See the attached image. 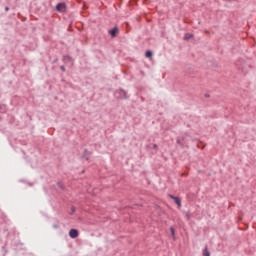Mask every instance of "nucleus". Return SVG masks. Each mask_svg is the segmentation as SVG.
<instances>
[{
    "label": "nucleus",
    "mask_w": 256,
    "mask_h": 256,
    "mask_svg": "<svg viewBox=\"0 0 256 256\" xmlns=\"http://www.w3.org/2000/svg\"><path fill=\"white\" fill-rule=\"evenodd\" d=\"M69 237H71V239H77V237H79V231H77V229H71L69 231Z\"/></svg>",
    "instance_id": "f257e3e1"
},
{
    "label": "nucleus",
    "mask_w": 256,
    "mask_h": 256,
    "mask_svg": "<svg viewBox=\"0 0 256 256\" xmlns=\"http://www.w3.org/2000/svg\"><path fill=\"white\" fill-rule=\"evenodd\" d=\"M65 9H67V5H65V3H59L56 5V10L60 11V13L65 12Z\"/></svg>",
    "instance_id": "f03ea898"
},
{
    "label": "nucleus",
    "mask_w": 256,
    "mask_h": 256,
    "mask_svg": "<svg viewBox=\"0 0 256 256\" xmlns=\"http://www.w3.org/2000/svg\"><path fill=\"white\" fill-rule=\"evenodd\" d=\"M170 199H173L174 203H176V205H178V207H181V199H179V197L173 196V195H169Z\"/></svg>",
    "instance_id": "7ed1b4c3"
},
{
    "label": "nucleus",
    "mask_w": 256,
    "mask_h": 256,
    "mask_svg": "<svg viewBox=\"0 0 256 256\" xmlns=\"http://www.w3.org/2000/svg\"><path fill=\"white\" fill-rule=\"evenodd\" d=\"M117 33H119V29L117 27L109 30V35H111V37H117Z\"/></svg>",
    "instance_id": "20e7f679"
},
{
    "label": "nucleus",
    "mask_w": 256,
    "mask_h": 256,
    "mask_svg": "<svg viewBox=\"0 0 256 256\" xmlns=\"http://www.w3.org/2000/svg\"><path fill=\"white\" fill-rule=\"evenodd\" d=\"M189 39H193V34H191V33H186V34L184 35V40H185V41H189Z\"/></svg>",
    "instance_id": "39448f33"
},
{
    "label": "nucleus",
    "mask_w": 256,
    "mask_h": 256,
    "mask_svg": "<svg viewBox=\"0 0 256 256\" xmlns=\"http://www.w3.org/2000/svg\"><path fill=\"white\" fill-rule=\"evenodd\" d=\"M118 93H119L121 99H125V97H127V93H125V91H123V90L118 91Z\"/></svg>",
    "instance_id": "423d86ee"
},
{
    "label": "nucleus",
    "mask_w": 256,
    "mask_h": 256,
    "mask_svg": "<svg viewBox=\"0 0 256 256\" xmlns=\"http://www.w3.org/2000/svg\"><path fill=\"white\" fill-rule=\"evenodd\" d=\"M145 57L151 59L153 57V52H151V50L146 51Z\"/></svg>",
    "instance_id": "0eeeda50"
},
{
    "label": "nucleus",
    "mask_w": 256,
    "mask_h": 256,
    "mask_svg": "<svg viewBox=\"0 0 256 256\" xmlns=\"http://www.w3.org/2000/svg\"><path fill=\"white\" fill-rule=\"evenodd\" d=\"M203 256H211V253H209L207 247L203 250Z\"/></svg>",
    "instance_id": "6e6552de"
},
{
    "label": "nucleus",
    "mask_w": 256,
    "mask_h": 256,
    "mask_svg": "<svg viewBox=\"0 0 256 256\" xmlns=\"http://www.w3.org/2000/svg\"><path fill=\"white\" fill-rule=\"evenodd\" d=\"M170 233H171V236L173 237V239H175V228L171 227Z\"/></svg>",
    "instance_id": "1a4fd4ad"
},
{
    "label": "nucleus",
    "mask_w": 256,
    "mask_h": 256,
    "mask_svg": "<svg viewBox=\"0 0 256 256\" xmlns=\"http://www.w3.org/2000/svg\"><path fill=\"white\" fill-rule=\"evenodd\" d=\"M186 218L189 220L191 219V216L189 215V213H186Z\"/></svg>",
    "instance_id": "9d476101"
},
{
    "label": "nucleus",
    "mask_w": 256,
    "mask_h": 256,
    "mask_svg": "<svg viewBox=\"0 0 256 256\" xmlns=\"http://www.w3.org/2000/svg\"><path fill=\"white\" fill-rule=\"evenodd\" d=\"M61 71H65V66H60Z\"/></svg>",
    "instance_id": "9b49d317"
},
{
    "label": "nucleus",
    "mask_w": 256,
    "mask_h": 256,
    "mask_svg": "<svg viewBox=\"0 0 256 256\" xmlns=\"http://www.w3.org/2000/svg\"><path fill=\"white\" fill-rule=\"evenodd\" d=\"M69 59V56H64V61Z\"/></svg>",
    "instance_id": "f8f14e48"
},
{
    "label": "nucleus",
    "mask_w": 256,
    "mask_h": 256,
    "mask_svg": "<svg viewBox=\"0 0 256 256\" xmlns=\"http://www.w3.org/2000/svg\"><path fill=\"white\" fill-rule=\"evenodd\" d=\"M74 211H75V207H72V212L74 213Z\"/></svg>",
    "instance_id": "ddd939ff"
},
{
    "label": "nucleus",
    "mask_w": 256,
    "mask_h": 256,
    "mask_svg": "<svg viewBox=\"0 0 256 256\" xmlns=\"http://www.w3.org/2000/svg\"><path fill=\"white\" fill-rule=\"evenodd\" d=\"M5 10H6V11H9V7H6Z\"/></svg>",
    "instance_id": "4468645a"
}]
</instances>
